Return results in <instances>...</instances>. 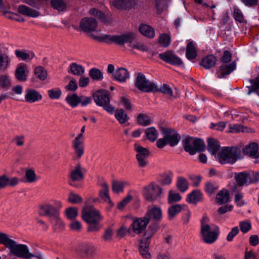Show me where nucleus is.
I'll use <instances>...</instances> for the list:
<instances>
[{"mask_svg":"<svg viewBox=\"0 0 259 259\" xmlns=\"http://www.w3.org/2000/svg\"><path fill=\"white\" fill-rule=\"evenodd\" d=\"M126 182L114 181L112 182V188L114 192L119 193L123 191V188Z\"/></svg>","mask_w":259,"mask_h":259,"instance_id":"5fc2aeb1","label":"nucleus"},{"mask_svg":"<svg viewBox=\"0 0 259 259\" xmlns=\"http://www.w3.org/2000/svg\"><path fill=\"white\" fill-rule=\"evenodd\" d=\"M90 76L94 80H101L103 79V74L101 71L96 68H92L89 71Z\"/></svg>","mask_w":259,"mask_h":259,"instance_id":"864d4df0","label":"nucleus"},{"mask_svg":"<svg viewBox=\"0 0 259 259\" xmlns=\"http://www.w3.org/2000/svg\"><path fill=\"white\" fill-rule=\"evenodd\" d=\"M51 4L52 8L59 11H63L66 8L65 0H51Z\"/></svg>","mask_w":259,"mask_h":259,"instance_id":"c03bdc74","label":"nucleus"},{"mask_svg":"<svg viewBox=\"0 0 259 259\" xmlns=\"http://www.w3.org/2000/svg\"><path fill=\"white\" fill-rule=\"evenodd\" d=\"M79 100V96L75 94L68 95L65 98L67 103L72 108L78 106Z\"/></svg>","mask_w":259,"mask_h":259,"instance_id":"a18cd8bd","label":"nucleus"},{"mask_svg":"<svg viewBox=\"0 0 259 259\" xmlns=\"http://www.w3.org/2000/svg\"><path fill=\"white\" fill-rule=\"evenodd\" d=\"M68 201L72 204L81 203L82 199L78 194L71 192L68 197Z\"/></svg>","mask_w":259,"mask_h":259,"instance_id":"052dcab7","label":"nucleus"},{"mask_svg":"<svg viewBox=\"0 0 259 259\" xmlns=\"http://www.w3.org/2000/svg\"><path fill=\"white\" fill-rule=\"evenodd\" d=\"M79 26L83 31L90 32L96 30L97 22L94 18L85 17L81 19Z\"/></svg>","mask_w":259,"mask_h":259,"instance_id":"dca6fc26","label":"nucleus"},{"mask_svg":"<svg viewBox=\"0 0 259 259\" xmlns=\"http://www.w3.org/2000/svg\"><path fill=\"white\" fill-rule=\"evenodd\" d=\"M235 68V64L232 63L229 64H223L220 67L217 74L219 78L223 77L226 75H228Z\"/></svg>","mask_w":259,"mask_h":259,"instance_id":"4be33fe9","label":"nucleus"},{"mask_svg":"<svg viewBox=\"0 0 259 259\" xmlns=\"http://www.w3.org/2000/svg\"><path fill=\"white\" fill-rule=\"evenodd\" d=\"M62 206L60 201L51 199L39 205V214L48 217L51 223L56 228H63L64 224L59 217V210Z\"/></svg>","mask_w":259,"mask_h":259,"instance_id":"f257e3e1","label":"nucleus"},{"mask_svg":"<svg viewBox=\"0 0 259 259\" xmlns=\"http://www.w3.org/2000/svg\"><path fill=\"white\" fill-rule=\"evenodd\" d=\"M134 150L137 152L136 157L148 156L149 154V150L147 148L142 147L137 143L134 145Z\"/></svg>","mask_w":259,"mask_h":259,"instance_id":"603ef678","label":"nucleus"},{"mask_svg":"<svg viewBox=\"0 0 259 259\" xmlns=\"http://www.w3.org/2000/svg\"><path fill=\"white\" fill-rule=\"evenodd\" d=\"M185 150L190 155H194L196 152H201L204 150L205 145L202 140L190 137H187L184 140Z\"/></svg>","mask_w":259,"mask_h":259,"instance_id":"6e6552de","label":"nucleus"},{"mask_svg":"<svg viewBox=\"0 0 259 259\" xmlns=\"http://www.w3.org/2000/svg\"><path fill=\"white\" fill-rule=\"evenodd\" d=\"M49 98L51 99H59L62 95V91L60 88H56L48 90Z\"/></svg>","mask_w":259,"mask_h":259,"instance_id":"8fccbe9b","label":"nucleus"},{"mask_svg":"<svg viewBox=\"0 0 259 259\" xmlns=\"http://www.w3.org/2000/svg\"><path fill=\"white\" fill-rule=\"evenodd\" d=\"M186 208L185 205L176 204L169 207L168 209V217L170 220L173 219L174 217L183 210Z\"/></svg>","mask_w":259,"mask_h":259,"instance_id":"473e14b6","label":"nucleus"},{"mask_svg":"<svg viewBox=\"0 0 259 259\" xmlns=\"http://www.w3.org/2000/svg\"><path fill=\"white\" fill-rule=\"evenodd\" d=\"M25 176L26 182L28 183H33L37 180V177L35 171L32 169L27 170L25 172Z\"/></svg>","mask_w":259,"mask_h":259,"instance_id":"4d7b16f0","label":"nucleus"},{"mask_svg":"<svg viewBox=\"0 0 259 259\" xmlns=\"http://www.w3.org/2000/svg\"><path fill=\"white\" fill-rule=\"evenodd\" d=\"M243 152L246 155L253 158L259 157V151L258 145L256 143L253 142L248 144L243 149Z\"/></svg>","mask_w":259,"mask_h":259,"instance_id":"6ab92c4d","label":"nucleus"},{"mask_svg":"<svg viewBox=\"0 0 259 259\" xmlns=\"http://www.w3.org/2000/svg\"><path fill=\"white\" fill-rule=\"evenodd\" d=\"M216 201L220 204L227 203L229 201V194L228 191L223 189L219 192L216 196Z\"/></svg>","mask_w":259,"mask_h":259,"instance_id":"f704fd0d","label":"nucleus"},{"mask_svg":"<svg viewBox=\"0 0 259 259\" xmlns=\"http://www.w3.org/2000/svg\"><path fill=\"white\" fill-rule=\"evenodd\" d=\"M145 132L147 138L151 142H154L158 137L157 131L154 127L147 128Z\"/></svg>","mask_w":259,"mask_h":259,"instance_id":"49530a36","label":"nucleus"},{"mask_svg":"<svg viewBox=\"0 0 259 259\" xmlns=\"http://www.w3.org/2000/svg\"><path fill=\"white\" fill-rule=\"evenodd\" d=\"M159 58L165 62L173 65H180L183 64L180 58L178 57L172 51H167L158 55Z\"/></svg>","mask_w":259,"mask_h":259,"instance_id":"4468645a","label":"nucleus"},{"mask_svg":"<svg viewBox=\"0 0 259 259\" xmlns=\"http://www.w3.org/2000/svg\"><path fill=\"white\" fill-rule=\"evenodd\" d=\"M11 60L6 55L0 52V71H4L9 67Z\"/></svg>","mask_w":259,"mask_h":259,"instance_id":"58836bf2","label":"nucleus"},{"mask_svg":"<svg viewBox=\"0 0 259 259\" xmlns=\"http://www.w3.org/2000/svg\"><path fill=\"white\" fill-rule=\"evenodd\" d=\"M148 223L149 219L147 217L135 218L130 226V228L135 233L141 234L145 230Z\"/></svg>","mask_w":259,"mask_h":259,"instance_id":"ddd939ff","label":"nucleus"},{"mask_svg":"<svg viewBox=\"0 0 259 259\" xmlns=\"http://www.w3.org/2000/svg\"><path fill=\"white\" fill-rule=\"evenodd\" d=\"M18 12L22 15L30 17H36L39 15L38 11L24 5L19 7Z\"/></svg>","mask_w":259,"mask_h":259,"instance_id":"5701e85b","label":"nucleus"},{"mask_svg":"<svg viewBox=\"0 0 259 259\" xmlns=\"http://www.w3.org/2000/svg\"><path fill=\"white\" fill-rule=\"evenodd\" d=\"M42 96L37 91L33 89H29L26 91L25 94V101L28 103H34L41 100Z\"/></svg>","mask_w":259,"mask_h":259,"instance_id":"aec40b11","label":"nucleus"},{"mask_svg":"<svg viewBox=\"0 0 259 259\" xmlns=\"http://www.w3.org/2000/svg\"><path fill=\"white\" fill-rule=\"evenodd\" d=\"M135 85L139 90L144 92L148 93L158 90L156 85L147 80L142 73L138 74Z\"/></svg>","mask_w":259,"mask_h":259,"instance_id":"1a4fd4ad","label":"nucleus"},{"mask_svg":"<svg viewBox=\"0 0 259 259\" xmlns=\"http://www.w3.org/2000/svg\"><path fill=\"white\" fill-rule=\"evenodd\" d=\"M220 148L219 142L213 139H209L208 140L207 149L212 154H215Z\"/></svg>","mask_w":259,"mask_h":259,"instance_id":"a19ab883","label":"nucleus"},{"mask_svg":"<svg viewBox=\"0 0 259 259\" xmlns=\"http://www.w3.org/2000/svg\"><path fill=\"white\" fill-rule=\"evenodd\" d=\"M233 9L232 16L235 20L240 23L245 22L244 17L241 10L236 7H234Z\"/></svg>","mask_w":259,"mask_h":259,"instance_id":"37998d69","label":"nucleus"},{"mask_svg":"<svg viewBox=\"0 0 259 259\" xmlns=\"http://www.w3.org/2000/svg\"><path fill=\"white\" fill-rule=\"evenodd\" d=\"M161 192L162 189L159 186L151 183L144 188L143 195L146 200L151 202L159 196Z\"/></svg>","mask_w":259,"mask_h":259,"instance_id":"9d476101","label":"nucleus"},{"mask_svg":"<svg viewBox=\"0 0 259 259\" xmlns=\"http://www.w3.org/2000/svg\"><path fill=\"white\" fill-rule=\"evenodd\" d=\"M161 132L167 143L170 146H175L179 142L181 137L175 130L169 127H162Z\"/></svg>","mask_w":259,"mask_h":259,"instance_id":"f8f14e48","label":"nucleus"},{"mask_svg":"<svg viewBox=\"0 0 259 259\" xmlns=\"http://www.w3.org/2000/svg\"><path fill=\"white\" fill-rule=\"evenodd\" d=\"M208 219L203 216L201 221L200 235L202 241L207 244H212L218 238L220 229L218 226L211 227L208 224Z\"/></svg>","mask_w":259,"mask_h":259,"instance_id":"39448f33","label":"nucleus"},{"mask_svg":"<svg viewBox=\"0 0 259 259\" xmlns=\"http://www.w3.org/2000/svg\"><path fill=\"white\" fill-rule=\"evenodd\" d=\"M174 174L171 171L164 173L161 175L160 183L163 185H169L171 183Z\"/></svg>","mask_w":259,"mask_h":259,"instance_id":"09e8293b","label":"nucleus"},{"mask_svg":"<svg viewBox=\"0 0 259 259\" xmlns=\"http://www.w3.org/2000/svg\"><path fill=\"white\" fill-rule=\"evenodd\" d=\"M66 214L69 219H75L78 214V210L75 207H69L66 210Z\"/></svg>","mask_w":259,"mask_h":259,"instance_id":"69168bd1","label":"nucleus"},{"mask_svg":"<svg viewBox=\"0 0 259 259\" xmlns=\"http://www.w3.org/2000/svg\"><path fill=\"white\" fill-rule=\"evenodd\" d=\"M139 30L141 34L147 37L152 38L155 36L154 29L149 25L143 24H141L139 26Z\"/></svg>","mask_w":259,"mask_h":259,"instance_id":"bb28decb","label":"nucleus"},{"mask_svg":"<svg viewBox=\"0 0 259 259\" xmlns=\"http://www.w3.org/2000/svg\"><path fill=\"white\" fill-rule=\"evenodd\" d=\"M84 72V68L76 63H72L69 65L68 72L74 75L82 76Z\"/></svg>","mask_w":259,"mask_h":259,"instance_id":"b1692460","label":"nucleus"},{"mask_svg":"<svg viewBox=\"0 0 259 259\" xmlns=\"http://www.w3.org/2000/svg\"><path fill=\"white\" fill-rule=\"evenodd\" d=\"M82 218L89 224V232L98 231L102 227L100 224L102 217L100 212L92 206H87L82 209Z\"/></svg>","mask_w":259,"mask_h":259,"instance_id":"7ed1b4c3","label":"nucleus"},{"mask_svg":"<svg viewBox=\"0 0 259 259\" xmlns=\"http://www.w3.org/2000/svg\"><path fill=\"white\" fill-rule=\"evenodd\" d=\"M240 153V150L235 147H226L222 149L219 160L222 164L234 163Z\"/></svg>","mask_w":259,"mask_h":259,"instance_id":"0eeeda50","label":"nucleus"},{"mask_svg":"<svg viewBox=\"0 0 259 259\" xmlns=\"http://www.w3.org/2000/svg\"><path fill=\"white\" fill-rule=\"evenodd\" d=\"M216 62L217 59L213 55H208L202 59L201 64L205 69H209L214 66Z\"/></svg>","mask_w":259,"mask_h":259,"instance_id":"2f4dec72","label":"nucleus"},{"mask_svg":"<svg viewBox=\"0 0 259 259\" xmlns=\"http://www.w3.org/2000/svg\"><path fill=\"white\" fill-rule=\"evenodd\" d=\"M77 250L78 254L84 257L93 258L97 255V247L91 243L83 242L79 244Z\"/></svg>","mask_w":259,"mask_h":259,"instance_id":"9b49d317","label":"nucleus"},{"mask_svg":"<svg viewBox=\"0 0 259 259\" xmlns=\"http://www.w3.org/2000/svg\"><path fill=\"white\" fill-rule=\"evenodd\" d=\"M84 137L82 134H78L72 141V147L84 146Z\"/></svg>","mask_w":259,"mask_h":259,"instance_id":"680f3d73","label":"nucleus"},{"mask_svg":"<svg viewBox=\"0 0 259 259\" xmlns=\"http://www.w3.org/2000/svg\"><path fill=\"white\" fill-rule=\"evenodd\" d=\"M0 244L5 246L14 255L21 258H30L34 256L29 252L28 247L24 244H17L11 239L8 235L0 232Z\"/></svg>","mask_w":259,"mask_h":259,"instance_id":"f03ea898","label":"nucleus"},{"mask_svg":"<svg viewBox=\"0 0 259 259\" xmlns=\"http://www.w3.org/2000/svg\"><path fill=\"white\" fill-rule=\"evenodd\" d=\"M186 56L189 60L194 59L197 56L195 45L193 41H189L187 45Z\"/></svg>","mask_w":259,"mask_h":259,"instance_id":"c85d7f7f","label":"nucleus"},{"mask_svg":"<svg viewBox=\"0 0 259 259\" xmlns=\"http://www.w3.org/2000/svg\"><path fill=\"white\" fill-rule=\"evenodd\" d=\"M96 34H91V37L98 41L114 42L120 46L125 43L131 44L134 39V35L131 33H124L121 35L101 34L99 32H96Z\"/></svg>","mask_w":259,"mask_h":259,"instance_id":"20e7f679","label":"nucleus"},{"mask_svg":"<svg viewBox=\"0 0 259 259\" xmlns=\"http://www.w3.org/2000/svg\"><path fill=\"white\" fill-rule=\"evenodd\" d=\"M182 197L179 193L170 190L168 192V202L169 203H172L180 201Z\"/></svg>","mask_w":259,"mask_h":259,"instance_id":"6e6d98bb","label":"nucleus"},{"mask_svg":"<svg viewBox=\"0 0 259 259\" xmlns=\"http://www.w3.org/2000/svg\"><path fill=\"white\" fill-rule=\"evenodd\" d=\"M20 179L17 177L9 178L6 175L0 176V190L9 186L14 187L18 185Z\"/></svg>","mask_w":259,"mask_h":259,"instance_id":"f3484780","label":"nucleus"},{"mask_svg":"<svg viewBox=\"0 0 259 259\" xmlns=\"http://www.w3.org/2000/svg\"><path fill=\"white\" fill-rule=\"evenodd\" d=\"M246 127L239 124L229 125L230 133H236L239 132H244Z\"/></svg>","mask_w":259,"mask_h":259,"instance_id":"0e129e2a","label":"nucleus"},{"mask_svg":"<svg viewBox=\"0 0 259 259\" xmlns=\"http://www.w3.org/2000/svg\"><path fill=\"white\" fill-rule=\"evenodd\" d=\"M137 122L142 126H147L151 124V119L147 114L140 113L137 116Z\"/></svg>","mask_w":259,"mask_h":259,"instance_id":"79ce46f5","label":"nucleus"},{"mask_svg":"<svg viewBox=\"0 0 259 259\" xmlns=\"http://www.w3.org/2000/svg\"><path fill=\"white\" fill-rule=\"evenodd\" d=\"M34 73L35 77L41 81L45 80L48 76L46 70L42 66H39L35 68Z\"/></svg>","mask_w":259,"mask_h":259,"instance_id":"ea45409f","label":"nucleus"},{"mask_svg":"<svg viewBox=\"0 0 259 259\" xmlns=\"http://www.w3.org/2000/svg\"><path fill=\"white\" fill-rule=\"evenodd\" d=\"M89 13L91 15H93L94 16L98 17L100 20L103 22H106L107 18L104 13H103L101 11L96 9H91L89 11Z\"/></svg>","mask_w":259,"mask_h":259,"instance_id":"bf43d9fd","label":"nucleus"},{"mask_svg":"<svg viewBox=\"0 0 259 259\" xmlns=\"http://www.w3.org/2000/svg\"><path fill=\"white\" fill-rule=\"evenodd\" d=\"M202 198V194L198 190H193L187 197V201L190 203L196 204Z\"/></svg>","mask_w":259,"mask_h":259,"instance_id":"cd10ccee","label":"nucleus"},{"mask_svg":"<svg viewBox=\"0 0 259 259\" xmlns=\"http://www.w3.org/2000/svg\"><path fill=\"white\" fill-rule=\"evenodd\" d=\"M239 225L241 231L243 233L248 232L251 229V224L249 221H241Z\"/></svg>","mask_w":259,"mask_h":259,"instance_id":"e2e57ef3","label":"nucleus"},{"mask_svg":"<svg viewBox=\"0 0 259 259\" xmlns=\"http://www.w3.org/2000/svg\"><path fill=\"white\" fill-rule=\"evenodd\" d=\"M176 187L181 192H185L189 188V183L187 180L182 176L177 178Z\"/></svg>","mask_w":259,"mask_h":259,"instance_id":"7c9ffc66","label":"nucleus"},{"mask_svg":"<svg viewBox=\"0 0 259 259\" xmlns=\"http://www.w3.org/2000/svg\"><path fill=\"white\" fill-rule=\"evenodd\" d=\"M147 217L148 219H153L155 221H159L162 217V212L160 208L154 207L147 211Z\"/></svg>","mask_w":259,"mask_h":259,"instance_id":"393cba45","label":"nucleus"},{"mask_svg":"<svg viewBox=\"0 0 259 259\" xmlns=\"http://www.w3.org/2000/svg\"><path fill=\"white\" fill-rule=\"evenodd\" d=\"M16 57L20 58L22 60H31L34 57V54L33 52H27L24 51L17 50L15 51Z\"/></svg>","mask_w":259,"mask_h":259,"instance_id":"e433bc0d","label":"nucleus"},{"mask_svg":"<svg viewBox=\"0 0 259 259\" xmlns=\"http://www.w3.org/2000/svg\"><path fill=\"white\" fill-rule=\"evenodd\" d=\"M252 90H249L248 94H250L253 91L259 96V76L255 80H252Z\"/></svg>","mask_w":259,"mask_h":259,"instance_id":"774afa93","label":"nucleus"},{"mask_svg":"<svg viewBox=\"0 0 259 259\" xmlns=\"http://www.w3.org/2000/svg\"><path fill=\"white\" fill-rule=\"evenodd\" d=\"M239 230L238 227L235 226L232 228L231 231L228 234L226 239L229 242L233 240L234 238L239 233Z\"/></svg>","mask_w":259,"mask_h":259,"instance_id":"338daca9","label":"nucleus"},{"mask_svg":"<svg viewBox=\"0 0 259 259\" xmlns=\"http://www.w3.org/2000/svg\"><path fill=\"white\" fill-rule=\"evenodd\" d=\"M115 117L120 123H124L128 120L127 114L123 109H117L115 111Z\"/></svg>","mask_w":259,"mask_h":259,"instance_id":"de8ad7c7","label":"nucleus"},{"mask_svg":"<svg viewBox=\"0 0 259 259\" xmlns=\"http://www.w3.org/2000/svg\"><path fill=\"white\" fill-rule=\"evenodd\" d=\"M248 172H241L235 176V179L237 184L242 186L244 185L249 184Z\"/></svg>","mask_w":259,"mask_h":259,"instance_id":"c756f323","label":"nucleus"},{"mask_svg":"<svg viewBox=\"0 0 259 259\" xmlns=\"http://www.w3.org/2000/svg\"><path fill=\"white\" fill-rule=\"evenodd\" d=\"M101 188L99 191V196L100 198L105 202L109 204L110 206H113V203L111 201L109 196V188L107 183L103 181L100 184Z\"/></svg>","mask_w":259,"mask_h":259,"instance_id":"a211bd4d","label":"nucleus"},{"mask_svg":"<svg viewBox=\"0 0 259 259\" xmlns=\"http://www.w3.org/2000/svg\"><path fill=\"white\" fill-rule=\"evenodd\" d=\"M159 42L164 47H168L170 44V36L165 33L161 34L159 37Z\"/></svg>","mask_w":259,"mask_h":259,"instance_id":"13d9d810","label":"nucleus"},{"mask_svg":"<svg viewBox=\"0 0 259 259\" xmlns=\"http://www.w3.org/2000/svg\"><path fill=\"white\" fill-rule=\"evenodd\" d=\"M94 102L99 106L102 107L109 114H113L115 108L110 104V93L107 90H98L93 95Z\"/></svg>","mask_w":259,"mask_h":259,"instance_id":"423d86ee","label":"nucleus"},{"mask_svg":"<svg viewBox=\"0 0 259 259\" xmlns=\"http://www.w3.org/2000/svg\"><path fill=\"white\" fill-rule=\"evenodd\" d=\"M70 178L73 181H79L83 178L80 165H77L74 169L70 172Z\"/></svg>","mask_w":259,"mask_h":259,"instance_id":"4c0bfd02","label":"nucleus"},{"mask_svg":"<svg viewBox=\"0 0 259 259\" xmlns=\"http://www.w3.org/2000/svg\"><path fill=\"white\" fill-rule=\"evenodd\" d=\"M156 227L155 226H150L148 227V229L145 232L144 238L141 241H144V242H150V239L156 232Z\"/></svg>","mask_w":259,"mask_h":259,"instance_id":"3c124183","label":"nucleus"},{"mask_svg":"<svg viewBox=\"0 0 259 259\" xmlns=\"http://www.w3.org/2000/svg\"><path fill=\"white\" fill-rule=\"evenodd\" d=\"M115 80L120 82H124L130 77L129 72L123 68H120L113 74Z\"/></svg>","mask_w":259,"mask_h":259,"instance_id":"412c9836","label":"nucleus"},{"mask_svg":"<svg viewBox=\"0 0 259 259\" xmlns=\"http://www.w3.org/2000/svg\"><path fill=\"white\" fill-rule=\"evenodd\" d=\"M134 0H113V4L117 9H126L131 8Z\"/></svg>","mask_w":259,"mask_h":259,"instance_id":"72a5a7b5","label":"nucleus"},{"mask_svg":"<svg viewBox=\"0 0 259 259\" xmlns=\"http://www.w3.org/2000/svg\"><path fill=\"white\" fill-rule=\"evenodd\" d=\"M149 242H144V241H141L139 250L140 254L145 259H150L151 254L149 252Z\"/></svg>","mask_w":259,"mask_h":259,"instance_id":"a878e982","label":"nucleus"},{"mask_svg":"<svg viewBox=\"0 0 259 259\" xmlns=\"http://www.w3.org/2000/svg\"><path fill=\"white\" fill-rule=\"evenodd\" d=\"M29 72V68L26 64L19 63L17 65L15 70V78L20 81H25L28 79Z\"/></svg>","mask_w":259,"mask_h":259,"instance_id":"2eb2a0df","label":"nucleus"},{"mask_svg":"<svg viewBox=\"0 0 259 259\" xmlns=\"http://www.w3.org/2000/svg\"><path fill=\"white\" fill-rule=\"evenodd\" d=\"M0 86L6 90H8L11 87L12 80L8 74L0 75Z\"/></svg>","mask_w":259,"mask_h":259,"instance_id":"c9c22d12","label":"nucleus"}]
</instances>
